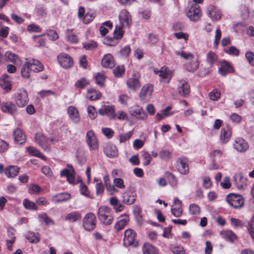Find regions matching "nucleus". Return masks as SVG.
I'll use <instances>...</instances> for the list:
<instances>
[{"label":"nucleus","instance_id":"obj_1","mask_svg":"<svg viewBox=\"0 0 254 254\" xmlns=\"http://www.w3.org/2000/svg\"><path fill=\"white\" fill-rule=\"evenodd\" d=\"M44 68L43 64L38 60L30 59L23 64L21 70V75L24 78H28L31 70L38 72L43 71Z\"/></svg>","mask_w":254,"mask_h":254},{"label":"nucleus","instance_id":"obj_2","mask_svg":"<svg viewBox=\"0 0 254 254\" xmlns=\"http://www.w3.org/2000/svg\"><path fill=\"white\" fill-rule=\"evenodd\" d=\"M97 215L100 222L105 225H110L114 219L112 209L105 205L99 207Z\"/></svg>","mask_w":254,"mask_h":254},{"label":"nucleus","instance_id":"obj_3","mask_svg":"<svg viewBox=\"0 0 254 254\" xmlns=\"http://www.w3.org/2000/svg\"><path fill=\"white\" fill-rule=\"evenodd\" d=\"M13 99L15 104L19 108L25 107L29 102V96L26 89H19L14 95Z\"/></svg>","mask_w":254,"mask_h":254},{"label":"nucleus","instance_id":"obj_4","mask_svg":"<svg viewBox=\"0 0 254 254\" xmlns=\"http://www.w3.org/2000/svg\"><path fill=\"white\" fill-rule=\"evenodd\" d=\"M96 217L92 213H87L84 217L82 221V226L87 231H92L95 229L96 226Z\"/></svg>","mask_w":254,"mask_h":254},{"label":"nucleus","instance_id":"obj_5","mask_svg":"<svg viewBox=\"0 0 254 254\" xmlns=\"http://www.w3.org/2000/svg\"><path fill=\"white\" fill-rule=\"evenodd\" d=\"M66 168L62 170L60 172L61 177H66L67 181L70 184L75 185L77 184L80 180L78 179H76L75 175V172L71 165H67Z\"/></svg>","mask_w":254,"mask_h":254},{"label":"nucleus","instance_id":"obj_6","mask_svg":"<svg viewBox=\"0 0 254 254\" xmlns=\"http://www.w3.org/2000/svg\"><path fill=\"white\" fill-rule=\"evenodd\" d=\"M228 204L235 208L242 207L244 203V198L242 195L235 193H230L226 197Z\"/></svg>","mask_w":254,"mask_h":254},{"label":"nucleus","instance_id":"obj_7","mask_svg":"<svg viewBox=\"0 0 254 254\" xmlns=\"http://www.w3.org/2000/svg\"><path fill=\"white\" fill-rule=\"evenodd\" d=\"M86 142L89 146L90 150H97L99 143L97 137L92 130L88 131L86 134Z\"/></svg>","mask_w":254,"mask_h":254},{"label":"nucleus","instance_id":"obj_8","mask_svg":"<svg viewBox=\"0 0 254 254\" xmlns=\"http://www.w3.org/2000/svg\"><path fill=\"white\" fill-rule=\"evenodd\" d=\"M153 91V86L152 84H146L141 88L139 93V97L141 101L144 103L148 102L151 98Z\"/></svg>","mask_w":254,"mask_h":254},{"label":"nucleus","instance_id":"obj_9","mask_svg":"<svg viewBox=\"0 0 254 254\" xmlns=\"http://www.w3.org/2000/svg\"><path fill=\"white\" fill-rule=\"evenodd\" d=\"M129 114L132 116L136 117L138 120H145L148 118V115L143 108L138 106H134L129 109Z\"/></svg>","mask_w":254,"mask_h":254},{"label":"nucleus","instance_id":"obj_10","mask_svg":"<svg viewBox=\"0 0 254 254\" xmlns=\"http://www.w3.org/2000/svg\"><path fill=\"white\" fill-rule=\"evenodd\" d=\"M59 64L64 68L71 67L73 64L72 58L65 53H61L57 57Z\"/></svg>","mask_w":254,"mask_h":254},{"label":"nucleus","instance_id":"obj_11","mask_svg":"<svg viewBox=\"0 0 254 254\" xmlns=\"http://www.w3.org/2000/svg\"><path fill=\"white\" fill-rule=\"evenodd\" d=\"M120 25L124 26H129L131 24V16L128 11L126 9H122L119 14Z\"/></svg>","mask_w":254,"mask_h":254},{"label":"nucleus","instance_id":"obj_12","mask_svg":"<svg viewBox=\"0 0 254 254\" xmlns=\"http://www.w3.org/2000/svg\"><path fill=\"white\" fill-rule=\"evenodd\" d=\"M233 147L235 150L240 153L246 152L249 148L248 142L241 137H237L235 139Z\"/></svg>","mask_w":254,"mask_h":254},{"label":"nucleus","instance_id":"obj_13","mask_svg":"<svg viewBox=\"0 0 254 254\" xmlns=\"http://www.w3.org/2000/svg\"><path fill=\"white\" fill-rule=\"evenodd\" d=\"M176 168L181 174L184 175L188 174L189 167L188 159L185 157L179 158L176 163Z\"/></svg>","mask_w":254,"mask_h":254},{"label":"nucleus","instance_id":"obj_14","mask_svg":"<svg viewBox=\"0 0 254 254\" xmlns=\"http://www.w3.org/2000/svg\"><path fill=\"white\" fill-rule=\"evenodd\" d=\"M233 179L234 184L237 189L243 190L247 186V178L244 177L241 173L236 174Z\"/></svg>","mask_w":254,"mask_h":254},{"label":"nucleus","instance_id":"obj_15","mask_svg":"<svg viewBox=\"0 0 254 254\" xmlns=\"http://www.w3.org/2000/svg\"><path fill=\"white\" fill-rule=\"evenodd\" d=\"M187 15L191 21H197L201 16L200 6L196 4L191 6L189 9Z\"/></svg>","mask_w":254,"mask_h":254},{"label":"nucleus","instance_id":"obj_16","mask_svg":"<svg viewBox=\"0 0 254 254\" xmlns=\"http://www.w3.org/2000/svg\"><path fill=\"white\" fill-rule=\"evenodd\" d=\"M178 91L181 96L187 97L190 92V85L187 81L183 79L178 80Z\"/></svg>","mask_w":254,"mask_h":254},{"label":"nucleus","instance_id":"obj_17","mask_svg":"<svg viewBox=\"0 0 254 254\" xmlns=\"http://www.w3.org/2000/svg\"><path fill=\"white\" fill-rule=\"evenodd\" d=\"M157 73L160 77L161 82L166 83L170 82L172 78V72L169 68L163 66L159 70L157 71Z\"/></svg>","mask_w":254,"mask_h":254},{"label":"nucleus","instance_id":"obj_18","mask_svg":"<svg viewBox=\"0 0 254 254\" xmlns=\"http://www.w3.org/2000/svg\"><path fill=\"white\" fill-rule=\"evenodd\" d=\"M35 141L44 150L46 151L49 150V139L42 133H37L35 135Z\"/></svg>","mask_w":254,"mask_h":254},{"label":"nucleus","instance_id":"obj_19","mask_svg":"<svg viewBox=\"0 0 254 254\" xmlns=\"http://www.w3.org/2000/svg\"><path fill=\"white\" fill-rule=\"evenodd\" d=\"M98 113L100 115H106L111 119H114L116 117L115 107L113 106H104L99 110Z\"/></svg>","mask_w":254,"mask_h":254},{"label":"nucleus","instance_id":"obj_20","mask_svg":"<svg viewBox=\"0 0 254 254\" xmlns=\"http://www.w3.org/2000/svg\"><path fill=\"white\" fill-rule=\"evenodd\" d=\"M103 151L104 153L110 158L116 157L118 155L117 147L112 143L105 144L103 148Z\"/></svg>","mask_w":254,"mask_h":254},{"label":"nucleus","instance_id":"obj_21","mask_svg":"<svg viewBox=\"0 0 254 254\" xmlns=\"http://www.w3.org/2000/svg\"><path fill=\"white\" fill-rule=\"evenodd\" d=\"M136 195L132 190H128L123 194V201L127 205L132 204L136 199Z\"/></svg>","mask_w":254,"mask_h":254},{"label":"nucleus","instance_id":"obj_22","mask_svg":"<svg viewBox=\"0 0 254 254\" xmlns=\"http://www.w3.org/2000/svg\"><path fill=\"white\" fill-rule=\"evenodd\" d=\"M1 110L3 112L12 115L17 112V106L11 101H7L2 103Z\"/></svg>","mask_w":254,"mask_h":254},{"label":"nucleus","instance_id":"obj_23","mask_svg":"<svg viewBox=\"0 0 254 254\" xmlns=\"http://www.w3.org/2000/svg\"><path fill=\"white\" fill-rule=\"evenodd\" d=\"M136 237V233L131 229L126 230L124 233V241L125 244L132 245L134 244Z\"/></svg>","mask_w":254,"mask_h":254},{"label":"nucleus","instance_id":"obj_24","mask_svg":"<svg viewBox=\"0 0 254 254\" xmlns=\"http://www.w3.org/2000/svg\"><path fill=\"white\" fill-rule=\"evenodd\" d=\"M127 87L132 90H135L139 88L140 86L139 76L137 74H133L132 77L127 80Z\"/></svg>","mask_w":254,"mask_h":254},{"label":"nucleus","instance_id":"obj_25","mask_svg":"<svg viewBox=\"0 0 254 254\" xmlns=\"http://www.w3.org/2000/svg\"><path fill=\"white\" fill-rule=\"evenodd\" d=\"M68 115L70 119L75 124H78L80 120V117L78 110L74 106H69L67 109Z\"/></svg>","mask_w":254,"mask_h":254},{"label":"nucleus","instance_id":"obj_26","mask_svg":"<svg viewBox=\"0 0 254 254\" xmlns=\"http://www.w3.org/2000/svg\"><path fill=\"white\" fill-rule=\"evenodd\" d=\"M174 205L172 206L171 211L172 214L176 217H180L183 213L182 202L178 198L174 199Z\"/></svg>","mask_w":254,"mask_h":254},{"label":"nucleus","instance_id":"obj_27","mask_svg":"<svg viewBox=\"0 0 254 254\" xmlns=\"http://www.w3.org/2000/svg\"><path fill=\"white\" fill-rule=\"evenodd\" d=\"M231 129L229 127L221 128L220 134V140L222 143L225 144L228 142L231 136Z\"/></svg>","mask_w":254,"mask_h":254},{"label":"nucleus","instance_id":"obj_28","mask_svg":"<svg viewBox=\"0 0 254 254\" xmlns=\"http://www.w3.org/2000/svg\"><path fill=\"white\" fill-rule=\"evenodd\" d=\"M221 238L226 241L230 243H234L237 239L236 235L230 230H223L220 232Z\"/></svg>","mask_w":254,"mask_h":254},{"label":"nucleus","instance_id":"obj_29","mask_svg":"<svg viewBox=\"0 0 254 254\" xmlns=\"http://www.w3.org/2000/svg\"><path fill=\"white\" fill-rule=\"evenodd\" d=\"M0 86L6 92L10 91L12 89L11 79L7 74L2 76L0 83Z\"/></svg>","mask_w":254,"mask_h":254},{"label":"nucleus","instance_id":"obj_30","mask_svg":"<svg viewBox=\"0 0 254 254\" xmlns=\"http://www.w3.org/2000/svg\"><path fill=\"white\" fill-rule=\"evenodd\" d=\"M207 13L212 20H218L221 17V13L220 10L213 5L208 7Z\"/></svg>","mask_w":254,"mask_h":254},{"label":"nucleus","instance_id":"obj_31","mask_svg":"<svg viewBox=\"0 0 254 254\" xmlns=\"http://www.w3.org/2000/svg\"><path fill=\"white\" fill-rule=\"evenodd\" d=\"M14 140L18 143L22 144L26 141V137L25 133L19 128H16L13 131Z\"/></svg>","mask_w":254,"mask_h":254},{"label":"nucleus","instance_id":"obj_32","mask_svg":"<svg viewBox=\"0 0 254 254\" xmlns=\"http://www.w3.org/2000/svg\"><path fill=\"white\" fill-rule=\"evenodd\" d=\"M234 69L231 64L226 61H223L219 68V73L223 76H225L228 73H232Z\"/></svg>","mask_w":254,"mask_h":254},{"label":"nucleus","instance_id":"obj_33","mask_svg":"<svg viewBox=\"0 0 254 254\" xmlns=\"http://www.w3.org/2000/svg\"><path fill=\"white\" fill-rule=\"evenodd\" d=\"M71 198V195L68 193H59L53 195L52 197V201L54 203H59L65 201Z\"/></svg>","mask_w":254,"mask_h":254},{"label":"nucleus","instance_id":"obj_34","mask_svg":"<svg viewBox=\"0 0 254 254\" xmlns=\"http://www.w3.org/2000/svg\"><path fill=\"white\" fill-rule=\"evenodd\" d=\"M102 65L105 67L112 68L114 66V61L113 56L110 54H106L102 59Z\"/></svg>","mask_w":254,"mask_h":254},{"label":"nucleus","instance_id":"obj_35","mask_svg":"<svg viewBox=\"0 0 254 254\" xmlns=\"http://www.w3.org/2000/svg\"><path fill=\"white\" fill-rule=\"evenodd\" d=\"M81 219V215L78 211L71 212L65 216L64 220L69 222H75Z\"/></svg>","mask_w":254,"mask_h":254},{"label":"nucleus","instance_id":"obj_36","mask_svg":"<svg viewBox=\"0 0 254 254\" xmlns=\"http://www.w3.org/2000/svg\"><path fill=\"white\" fill-rule=\"evenodd\" d=\"M206 63L210 66L218 64V58L215 53L212 51H209L206 56Z\"/></svg>","mask_w":254,"mask_h":254},{"label":"nucleus","instance_id":"obj_37","mask_svg":"<svg viewBox=\"0 0 254 254\" xmlns=\"http://www.w3.org/2000/svg\"><path fill=\"white\" fill-rule=\"evenodd\" d=\"M38 219L41 224L47 226L54 225L55 223L53 219L48 216L46 213H42L38 215Z\"/></svg>","mask_w":254,"mask_h":254},{"label":"nucleus","instance_id":"obj_38","mask_svg":"<svg viewBox=\"0 0 254 254\" xmlns=\"http://www.w3.org/2000/svg\"><path fill=\"white\" fill-rule=\"evenodd\" d=\"M102 96L100 92L93 88H89L87 89V96L89 100L91 101L99 99Z\"/></svg>","mask_w":254,"mask_h":254},{"label":"nucleus","instance_id":"obj_39","mask_svg":"<svg viewBox=\"0 0 254 254\" xmlns=\"http://www.w3.org/2000/svg\"><path fill=\"white\" fill-rule=\"evenodd\" d=\"M19 172V168L16 166H9L5 169V174L9 178H13L16 176Z\"/></svg>","mask_w":254,"mask_h":254},{"label":"nucleus","instance_id":"obj_40","mask_svg":"<svg viewBox=\"0 0 254 254\" xmlns=\"http://www.w3.org/2000/svg\"><path fill=\"white\" fill-rule=\"evenodd\" d=\"M186 68L188 71L191 72H194L199 66V62L195 58L188 62L186 64Z\"/></svg>","mask_w":254,"mask_h":254},{"label":"nucleus","instance_id":"obj_41","mask_svg":"<svg viewBox=\"0 0 254 254\" xmlns=\"http://www.w3.org/2000/svg\"><path fill=\"white\" fill-rule=\"evenodd\" d=\"M110 204L113 207L116 212H121L123 209L124 205L116 197H112L110 199Z\"/></svg>","mask_w":254,"mask_h":254},{"label":"nucleus","instance_id":"obj_42","mask_svg":"<svg viewBox=\"0 0 254 254\" xmlns=\"http://www.w3.org/2000/svg\"><path fill=\"white\" fill-rule=\"evenodd\" d=\"M142 251L144 254H157V249L153 245L149 243H145L143 245Z\"/></svg>","mask_w":254,"mask_h":254},{"label":"nucleus","instance_id":"obj_43","mask_svg":"<svg viewBox=\"0 0 254 254\" xmlns=\"http://www.w3.org/2000/svg\"><path fill=\"white\" fill-rule=\"evenodd\" d=\"M26 239L30 243H37L40 240V237L38 233L29 232L26 235Z\"/></svg>","mask_w":254,"mask_h":254},{"label":"nucleus","instance_id":"obj_44","mask_svg":"<svg viewBox=\"0 0 254 254\" xmlns=\"http://www.w3.org/2000/svg\"><path fill=\"white\" fill-rule=\"evenodd\" d=\"M27 150L32 156L41 158L44 160L46 159V157L34 147L29 146L27 148Z\"/></svg>","mask_w":254,"mask_h":254},{"label":"nucleus","instance_id":"obj_45","mask_svg":"<svg viewBox=\"0 0 254 254\" xmlns=\"http://www.w3.org/2000/svg\"><path fill=\"white\" fill-rule=\"evenodd\" d=\"M129 221V218L127 216H126L125 217L117 221L115 224V228L117 231H120L123 229L127 224Z\"/></svg>","mask_w":254,"mask_h":254},{"label":"nucleus","instance_id":"obj_46","mask_svg":"<svg viewBox=\"0 0 254 254\" xmlns=\"http://www.w3.org/2000/svg\"><path fill=\"white\" fill-rule=\"evenodd\" d=\"M5 57L6 60L14 64H17L21 63L20 60L18 56L12 52L9 51L6 52L5 54Z\"/></svg>","mask_w":254,"mask_h":254},{"label":"nucleus","instance_id":"obj_47","mask_svg":"<svg viewBox=\"0 0 254 254\" xmlns=\"http://www.w3.org/2000/svg\"><path fill=\"white\" fill-rule=\"evenodd\" d=\"M165 177L167 179L169 184L172 187H176L178 185V180L176 177L171 173L167 172L165 174Z\"/></svg>","mask_w":254,"mask_h":254},{"label":"nucleus","instance_id":"obj_48","mask_svg":"<svg viewBox=\"0 0 254 254\" xmlns=\"http://www.w3.org/2000/svg\"><path fill=\"white\" fill-rule=\"evenodd\" d=\"M189 213L191 215L196 216L200 213V208L198 205L195 203H191L189 207Z\"/></svg>","mask_w":254,"mask_h":254},{"label":"nucleus","instance_id":"obj_49","mask_svg":"<svg viewBox=\"0 0 254 254\" xmlns=\"http://www.w3.org/2000/svg\"><path fill=\"white\" fill-rule=\"evenodd\" d=\"M89 84V81L85 78H81L75 83V86L77 88L82 89Z\"/></svg>","mask_w":254,"mask_h":254},{"label":"nucleus","instance_id":"obj_50","mask_svg":"<svg viewBox=\"0 0 254 254\" xmlns=\"http://www.w3.org/2000/svg\"><path fill=\"white\" fill-rule=\"evenodd\" d=\"M124 27V26H122L120 25L116 26L114 32V38L118 40L119 39H121L123 37L124 35L123 29Z\"/></svg>","mask_w":254,"mask_h":254},{"label":"nucleus","instance_id":"obj_51","mask_svg":"<svg viewBox=\"0 0 254 254\" xmlns=\"http://www.w3.org/2000/svg\"><path fill=\"white\" fill-rule=\"evenodd\" d=\"M76 157L79 163H84L86 161L85 151L83 150H77L76 152Z\"/></svg>","mask_w":254,"mask_h":254},{"label":"nucleus","instance_id":"obj_52","mask_svg":"<svg viewBox=\"0 0 254 254\" xmlns=\"http://www.w3.org/2000/svg\"><path fill=\"white\" fill-rule=\"evenodd\" d=\"M176 55L180 56L181 57L188 61V62L191 61L194 59V57L192 54L190 53H187L184 51H176L175 52Z\"/></svg>","mask_w":254,"mask_h":254},{"label":"nucleus","instance_id":"obj_53","mask_svg":"<svg viewBox=\"0 0 254 254\" xmlns=\"http://www.w3.org/2000/svg\"><path fill=\"white\" fill-rule=\"evenodd\" d=\"M159 158L163 160L167 161L171 158V153L168 150H161L159 153Z\"/></svg>","mask_w":254,"mask_h":254},{"label":"nucleus","instance_id":"obj_54","mask_svg":"<svg viewBox=\"0 0 254 254\" xmlns=\"http://www.w3.org/2000/svg\"><path fill=\"white\" fill-rule=\"evenodd\" d=\"M221 96L220 91L217 89H214L209 93V97L212 101H217Z\"/></svg>","mask_w":254,"mask_h":254},{"label":"nucleus","instance_id":"obj_55","mask_svg":"<svg viewBox=\"0 0 254 254\" xmlns=\"http://www.w3.org/2000/svg\"><path fill=\"white\" fill-rule=\"evenodd\" d=\"M23 204L26 209L34 210L37 209V206L36 204L33 202L29 201L27 199L25 198L23 200Z\"/></svg>","mask_w":254,"mask_h":254},{"label":"nucleus","instance_id":"obj_56","mask_svg":"<svg viewBox=\"0 0 254 254\" xmlns=\"http://www.w3.org/2000/svg\"><path fill=\"white\" fill-rule=\"evenodd\" d=\"M96 82L97 84L101 86H103L105 80V76L103 73L98 72L95 76Z\"/></svg>","mask_w":254,"mask_h":254},{"label":"nucleus","instance_id":"obj_57","mask_svg":"<svg viewBox=\"0 0 254 254\" xmlns=\"http://www.w3.org/2000/svg\"><path fill=\"white\" fill-rule=\"evenodd\" d=\"M131 49L129 46H126L123 47L119 53L120 56L123 58H127L130 54Z\"/></svg>","mask_w":254,"mask_h":254},{"label":"nucleus","instance_id":"obj_58","mask_svg":"<svg viewBox=\"0 0 254 254\" xmlns=\"http://www.w3.org/2000/svg\"><path fill=\"white\" fill-rule=\"evenodd\" d=\"M223 155V152L219 149H215L211 152L210 157L212 160L216 161L217 159L220 158Z\"/></svg>","mask_w":254,"mask_h":254},{"label":"nucleus","instance_id":"obj_59","mask_svg":"<svg viewBox=\"0 0 254 254\" xmlns=\"http://www.w3.org/2000/svg\"><path fill=\"white\" fill-rule=\"evenodd\" d=\"M87 112L89 118L93 120L97 116V112L94 106H89L87 108Z\"/></svg>","mask_w":254,"mask_h":254},{"label":"nucleus","instance_id":"obj_60","mask_svg":"<svg viewBox=\"0 0 254 254\" xmlns=\"http://www.w3.org/2000/svg\"><path fill=\"white\" fill-rule=\"evenodd\" d=\"M142 156L144 160L143 165H148L152 160L150 154L148 152L144 151L142 153Z\"/></svg>","mask_w":254,"mask_h":254},{"label":"nucleus","instance_id":"obj_61","mask_svg":"<svg viewBox=\"0 0 254 254\" xmlns=\"http://www.w3.org/2000/svg\"><path fill=\"white\" fill-rule=\"evenodd\" d=\"M113 182L115 187L121 189H125V185H124V182L122 179L118 178H115Z\"/></svg>","mask_w":254,"mask_h":254},{"label":"nucleus","instance_id":"obj_62","mask_svg":"<svg viewBox=\"0 0 254 254\" xmlns=\"http://www.w3.org/2000/svg\"><path fill=\"white\" fill-rule=\"evenodd\" d=\"M41 190V187L37 185L33 184L29 186V192L31 194L38 193Z\"/></svg>","mask_w":254,"mask_h":254},{"label":"nucleus","instance_id":"obj_63","mask_svg":"<svg viewBox=\"0 0 254 254\" xmlns=\"http://www.w3.org/2000/svg\"><path fill=\"white\" fill-rule=\"evenodd\" d=\"M220 185L224 189H229L231 186L230 178L228 176L225 177Z\"/></svg>","mask_w":254,"mask_h":254},{"label":"nucleus","instance_id":"obj_64","mask_svg":"<svg viewBox=\"0 0 254 254\" xmlns=\"http://www.w3.org/2000/svg\"><path fill=\"white\" fill-rule=\"evenodd\" d=\"M245 57L248 62L252 66H254V54L250 51L246 53Z\"/></svg>","mask_w":254,"mask_h":254}]
</instances>
